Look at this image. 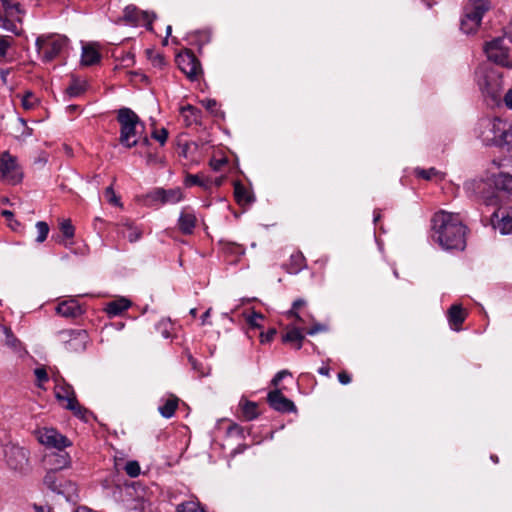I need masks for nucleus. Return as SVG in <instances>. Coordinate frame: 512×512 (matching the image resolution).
<instances>
[{"label": "nucleus", "mask_w": 512, "mask_h": 512, "mask_svg": "<svg viewBox=\"0 0 512 512\" xmlns=\"http://www.w3.org/2000/svg\"><path fill=\"white\" fill-rule=\"evenodd\" d=\"M85 91V83L79 80H73L72 83L66 88V93L71 97H76Z\"/></svg>", "instance_id": "72a5a7b5"}, {"label": "nucleus", "mask_w": 512, "mask_h": 512, "mask_svg": "<svg viewBox=\"0 0 512 512\" xmlns=\"http://www.w3.org/2000/svg\"><path fill=\"white\" fill-rule=\"evenodd\" d=\"M485 53L489 60L506 68H512V59L509 57L505 45V38H495L485 45Z\"/></svg>", "instance_id": "6e6552de"}, {"label": "nucleus", "mask_w": 512, "mask_h": 512, "mask_svg": "<svg viewBox=\"0 0 512 512\" xmlns=\"http://www.w3.org/2000/svg\"><path fill=\"white\" fill-rule=\"evenodd\" d=\"M181 114L185 117L186 121H188V124H192L193 122H198L201 111L192 105H187L181 108Z\"/></svg>", "instance_id": "7c9ffc66"}, {"label": "nucleus", "mask_w": 512, "mask_h": 512, "mask_svg": "<svg viewBox=\"0 0 512 512\" xmlns=\"http://www.w3.org/2000/svg\"><path fill=\"white\" fill-rule=\"evenodd\" d=\"M327 330V327L324 325V324H315L314 326H312L310 329L307 330V334L308 335H315L316 333H319V332H324Z\"/></svg>", "instance_id": "4d7b16f0"}, {"label": "nucleus", "mask_w": 512, "mask_h": 512, "mask_svg": "<svg viewBox=\"0 0 512 512\" xmlns=\"http://www.w3.org/2000/svg\"><path fill=\"white\" fill-rule=\"evenodd\" d=\"M55 396L65 408L71 405L72 401H77L73 387L65 382L55 386Z\"/></svg>", "instance_id": "aec40b11"}, {"label": "nucleus", "mask_w": 512, "mask_h": 512, "mask_svg": "<svg viewBox=\"0 0 512 512\" xmlns=\"http://www.w3.org/2000/svg\"><path fill=\"white\" fill-rule=\"evenodd\" d=\"M287 315L288 317H293L296 319L297 322H303V319L302 317L299 315L298 313V309L296 308H291L288 312H287Z\"/></svg>", "instance_id": "0e129e2a"}, {"label": "nucleus", "mask_w": 512, "mask_h": 512, "mask_svg": "<svg viewBox=\"0 0 512 512\" xmlns=\"http://www.w3.org/2000/svg\"><path fill=\"white\" fill-rule=\"evenodd\" d=\"M18 122L23 128V132H22L21 136L22 137L30 136L32 134V129L27 126L26 121L22 118H19Z\"/></svg>", "instance_id": "13d9d810"}, {"label": "nucleus", "mask_w": 512, "mask_h": 512, "mask_svg": "<svg viewBox=\"0 0 512 512\" xmlns=\"http://www.w3.org/2000/svg\"><path fill=\"white\" fill-rule=\"evenodd\" d=\"M242 413H243V417L246 420L251 421V420L257 418V416L259 414L258 413V405L255 402L246 401L242 405Z\"/></svg>", "instance_id": "2f4dec72"}, {"label": "nucleus", "mask_w": 512, "mask_h": 512, "mask_svg": "<svg viewBox=\"0 0 512 512\" xmlns=\"http://www.w3.org/2000/svg\"><path fill=\"white\" fill-rule=\"evenodd\" d=\"M45 461L51 466V471L57 472L71 463L69 454L64 449H59L45 456Z\"/></svg>", "instance_id": "f3484780"}, {"label": "nucleus", "mask_w": 512, "mask_h": 512, "mask_svg": "<svg viewBox=\"0 0 512 512\" xmlns=\"http://www.w3.org/2000/svg\"><path fill=\"white\" fill-rule=\"evenodd\" d=\"M117 121L120 125L119 142L126 148H132L138 144V128L144 129V123L130 108L123 107L117 111Z\"/></svg>", "instance_id": "7ed1b4c3"}, {"label": "nucleus", "mask_w": 512, "mask_h": 512, "mask_svg": "<svg viewBox=\"0 0 512 512\" xmlns=\"http://www.w3.org/2000/svg\"><path fill=\"white\" fill-rule=\"evenodd\" d=\"M465 188L479 195L489 204L508 201L512 197V175L499 173L488 181L482 179L468 181L465 183Z\"/></svg>", "instance_id": "f03ea898"}, {"label": "nucleus", "mask_w": 512, "mask_h": 512, "mask_svg": "<svg viewBox=\"0 0 512 512\" xmlns=\"http://www.w3.org/2000/svg\"><path fill=\"white\" fill-rule=\"evenodd\" d=\"M44 484L51 491L64 496L67 500H71L76 491L75 484L71 481L65 480L59 476L55 471H49L44 477Z\"/></svg>", "instance_id": "9d476101"}, {"label": "nucleus", "mask_w": 512, "mask_h": 512, "mask_svg": "<svg viewBox=\"0 0 512 512\" xmlns=\"http://www.w3.org/2000/svg\"><path fill=\"white\" fill-rule=\"evenodd\" d=\"M305 337L299 328L293 327L289 329L285 334L282 335V341L284 343H291L295 345V348L299 350L302 347V343Z\"/></svg>", "instance_id": "b1692460"}, {"label": "nucleus", "mask_w": 512, "mask_h": 512, "mask_svg": "<svg viewBox=\"0 0 512 512\" xmlns=\"http://www.w3.org/2000/svg\"><path fill=\"white\" fill-rule=\"evenodd\" d=\"M263 319V316L259 313H256L254 312L248 319V323L252 326V327H259L260 324H259V320H262Z\"/></svg>", "instance_id": "6e6d98bb"}, {"label": "nucleus", "mask_w": 512, "mask_h": 512, "mask_svg": "<svg viewBox=\"0 0 512 512\" xmlns=\"http://www.w3.org/2000/svg\"><path fill=\"white\" fill-rule=\"evenodd\" d=\"M176 62L179 69L190 79H197L201 72V65L199 60L191 51L180 53L176 57Z\"/></svg>", "instance_id": "9b49d317"}, {"label": "nucleus", "mask_w": 512, "mask_h": 512, "mask_svg": "<svg viewBox=\"0 0 512 512\" xmlns=\"http://www.w3.org/2000/svg\"><path fill=\"white\" fill-rule=\"evenodd\" d=\"M66 409L72 411L75 416L83 420H86V415L89 413L88 409L81 406L78 400L72 401L71 405H69Z\"/></svg>", "instance_id": "4c0bfd02"}, {"label": "nucleus", "mask_w": 512, "mask_h": 512, "mask_svg": "<svg viewBox=\"0 0 512 512\" xmlns=\"http://www.w3.org/2000/svg\"><path fill=\"white\" fill-rule=\"evenodd\" d=\"M491 223L501 234H512V207H500L494 211Z\"/></svg>", "instance_id": "2eb2a0df"}, {"label": "nucleus", "mask_w": 512, "mask_h": 512, "mask_svg": "<svg viewBox=\"0 0 512 512\" xmlns=\"http://www.w3.org/2000/svg\"><path fill=\"white\" fill-rule=\"evenodd\" d=\"M0 171L3 179L10 184H16L22 178L16 158L11 156L8 152L2 154Z\"/></svg>", "instance_id": "4468645a"}, {"label": "nucleus", "mask_w": 512, "mask_h": 512, "mask_svg": "<svg viewBox=\"0 0 512 512\" xmlns=\"http://www.w3.org/2000/svg\"><path fill=\"white\" fill-rule=\"evenodd\" d=\"M60 230L63 233L64 237L66 238H73L74 237V226L71 223L70 219H66L61 222L60 224Z\"/></svg>", "instance_id": "79ce46f5"}, {"label": "nucleus", "mask_w": 512, "mask_h": 512, "mask_svg": "<svg viewBox=\"0 0 512 512\" xmlns=\"http://www.w3.org/2000/svg\"><path fill=\"white\" fill-rule=\"evenodd\" d=\"M156 18L154 13L142 11L134 5H129L124 9L123 19L132 25H143L148 30H152V21Z\"/></svg>", "instance_id": "ddd939ff"}, {"label": "nucleus", "mask_w": 512, "mask_h": 512, "mask_svg": "<svg viewBox=\"0 0 512 512\" xmlns=\"http://www.w3.org/2000/svg\"><path fill=\"white\" fill-rule=\"evenodd\" d=\"M4 333L6 335V344L10 347L16 348L18 340L13 335L10 328L4 327Z\"/></svg>", "instance_id": "09e8293b"}, {"label": "nucleus", "mask_w": 512, "mask_h": 512, "mask_svg": "<svg viewBox=\"0 0 512 512\" xmlns=\"http://www.w3.org/2000/svg\"><path fill=\"white\" fill-rule=\"evenodd\" d=\"M101 59V55L97 49L91 45H85L82 48L81 63L84 66H91L98 63Z\"/></svg>", "instance_id": "5701e85b"}, {"label": "nucleus", "mask_w": 512, "mask_h": 512, "mask_svg": "<svg viewBox=\"0 0 512 512\" xmlns=\"http://www.w3.org/2000/svg\"><path fill=\"white\" fill-rule=\"evenodd\" d=\"M186 186L198 185L204 188H208L210 182L208 180L202 179L199 175L187 174L185 178Z\"/></svg>", "instance_id": "e433bc0d"}, {"label": "nucleus", "mask_w": 512, "mask_h": 512, "mask_svg": "<svg viewBox=\"0 0 512 512\" xmlns=\"http://www.w3.org/2000/svg\"><path fill=\"white\" fill-rule=\"evenodd\" d=\"M36 98L31 92H27L22 99V106L26 110H30L34 107Z\"/></svg>", "instance_id": "a18cd8bd"}, {"label": "nucleus", "mask_w": 512, "mask_h": 512, "mask_svg": "<svg viewBox=\"0 0 512 512\" xmlns=\"http://www.w3.org/2000/svg\"><path fill=\"white\" fill-rule=\"evenodd\" d=\"M196 222V216L193 213L184 210L179 216L178 226L183 234H192L196 226Z\"/></svg>", "instance_id": "4be33fe9"}, {"label": "nucleus", "mask_w": 512, "mask_h": 512, "mask_svg": "<svg viewBox=\"0 0 512 512\" xmlns=\"http://www.w3.org/2000/svg\"><path fill=\"white\" fill-rule=\"evenodd\" d=\"M267 402L270 407L281 413L296 412L297 408L293 401L286 398L281 389L276 388L267 395Z\"/></svg>", "instance_id": "dca6fc26"}, {"label": "nucleus", "mask_w": 512, "mask_h": 512, "mask_svg": "<svg viewBox=\"0 0 512 512\" xmlns=\"http://www.w3.org/2000/svg\"><path fill=\"white\" fill-rule=\"evenodd\" d=\"M318 373L328 377L330 375V368L328 366H322L318 369Z\"/></svg>", "instance_id": "774afa93"}, {"label": "nucleus", "mask_w": 512, "mask_h": 512, "mask_svg": "<svg viewBox=\"0 0 512 512\" xmlns=\"http://www.w3.org/2000/svg\"><path fill=\"white\" fill-rule=\"evenodd\" d=\"M164 188H155L146 195L147 204L152 205L155 203L163 204Z\"/></svg>", "instance_id": "f704fd0d"}, {"label": "nucleus", "mask_w": 512, "mask_h": 512, "mask_svg": "<svg viewBox=\"0 0 512 512\" xmlns=\"http://www.w3.org/2000/svg\"><path fill=\"white\" fill-rule=\"evenodd\" d=\"M126 227H127V230H128V234L126 235V237L128 238V240L130 242H136V241H138L141 238V236H142V231L141 230H139L136 227H133L130 224H127Z\"/></svg>", "instance_id": "c03bdc74"}, {"label": "nucleus", "mask_w": 512, "mask_h": 512, "mask_svg": "<svg viewBox=\"0 0 512 512\" xmlns=\"http://www.w3.org/2000/svg\"><path fill=\"white\" fill-rule=\"evenodd\" d=\"M36 229L38 232V236L36 238V242L42 243L46 240L49 233V225L44 221H38L36 223Z\"/></svg>", "instance_id": "58836bf2"}, {"label": "nucleus", "mask_w": 512, "mask_h": 512, "mask_svg": "<svg viewBox=\"0 0 512 512\" xmlns=\"http://www.w3.org/2000/svg\"><path fill=\"white\" fill-rule=\"evenodd\" d=\"M466 227L458 215L440 211L432 218V238L445 250L462 251L466 247Z\"/></svg>", "instance_id": "f257e3e1"}, {"label": "nucleus", "mask_w": 512, "mask_h": 512, "mask_svg": "<svg viewBox=\"0 0 512 512\" xmlns=\"http://www.w3.org/2000/svg\"><path fill=\"white\" fill-rule=\"evenodd\" d=\"M4 458L7 466L16 472L26 473L29 470L28 451L14 443L4 446Z\"/></svg>", "instance_id": "423d86ee"}, {"label": "nucleus", "mask_w": 512, "mask_h": 512, "mask_svg": "<svg viewBox=\"0 0 512 512\" xmlns=\"http://www.w3.org/2000/svg\"><path fill=\"white\" fill-rule=\"evenodd\" d=\"M0 2L5 12V16L0 13V27L14 33L15 35H20L21 30L18 29L16 24L9 19V17L16 18L18 22H21L20 14L22 11L20 9L19 2L16 0H0Z\"/></svg>", "instance_id": "1a4fd4ad"}, {"label": "nucleus", "mask_w": 512, "mask_h": 512, "mask_svg": "<svg viewBox=\"0 0 512 512\" xmlns=\"http://www.w3.org/2000/svg\"><path fill=\"white\" fill-rule=\"evenodd\" d=\"M220 245L224 253L231 256H235L237 258L244 255L245 253V248L242 245L237 244L235 242L220 241Z\"/></svg>", "instance_id": "bb28decb"}, {"label": "nucleus", "mask_w": 512, "mask_h": 512, "mask_svg": "<svg viewBox=\"0 0 512 512\" xmlns=\"http://www.w3.org/2000/svg\"><path fill=\"white\" fill-rule=\"evenodd\" d=\"M148 58L154 67L162 68L165 65V59L162 54L147 50Z\"/></svg>", "instance_id": "ea45409f"}, {"label": "nucleus", "mask_w": 512, "mask_h": 512, "mask_svg": "<svg viewBox=\"0 0 512 512\" xmlns=\"http://www.w3.org/2000/svg\"><path fill=\"white\" fill-rule=\"evenodd\" d=\"M56 312L65 318H77L82 315L83 310L74 299L62 301L56 307Z\"/></svg>", "instance_id": "6ab92c4d"}, {"label": "nucleus", "mask_w": 512, "mask_h": 512, "mask_svg": "<svg viewBox=\"0 0 512 512\" xmlns=\"http://www.w3.org/2000/svg\"><path fill=\"white\" fill-rule=\"evenodd\" d=\"M234 196L237 203L240 205L250 204L253 201V197L250 192L240 182L234 183Z\"/></svg>", "instance_id": "393cba45"}, {"label": "nucleus", "mask_w": 512, "mask_h": 512, "mask_svg": "<svg viewBox=\"0 0 512 512\" xmlns=\"http://www.w3.org/2000/svg\"><path fill=\"white\" fill-rule=\"evenodd\" d=\"M491 8L489 0H470L465 6L464 12L481 22L483 15Z\"/></svg>", "instance_id": "a211bd4d"}, {"label": "nucleus", "mask_w": 512, "mask_h": 512, "mask_svg": "<svg viewBox=\"0 0 512 512\" xmlns=\"http://www.w3.org/2000/svg\"><path fill=\"white\" fill-rule=\"evenodd\" d=\"M178 406V399H168L164 405L159 407L160 414L165 418H170L174 415Z\"/></svg>", "instance_id": "473e14b6"}, {"label": "nucleus", "mask_w": 512, "mask_h": 512, "mask_svg": "<svg viewBox=\"0 0 512 512\" xmlns=\"http://www.w3.org/2000/svg\"><path fill=\"white\" fill-rule=\"evenodd\" d=\"M183 199V193L180 188L164 189L163 204H175Z\"/></svg>", "instance_id": "c756f323"}, {"label": "nucleus", "mask_w": 512, "mask_h": 512, "mask_svg": "<svg viewBox=\"0 0 512 512\" xmlns=\"http://www.w3.org/2000/svg\"><path fill=\"white\" fill-rule=\"evenodd\" d=\"M480 23V21L474 19L473 17L469 16L464 12V15L461 19L460 28L464 33L470 34L478 29Z\"/></svg>", "instance_id": "cd10ccee"}, {"label": "nucleus", "mask_w": 512, "mask_h": 512, "mask_svg": "<svg viewBox=\"0 0 512 512\" xmlns=\"http://www.w3.org/2000/svg\"><path fill=\"white\" fill-rule=\"evenodd\" d=\"M12 38L0 36V57H5L7 49L11 46Z\"/></svg>", "instance_id": "49530a36"}, {"label": "nucleus", "mask_w": 512, "mask_h": 512, "mask_svg": "<svg viewBox=\"0 0 512 512\" xmlns=\"http://www.w3.org/2000/svg\"><path fill=\"white\" fill-rule=\"evenodd\" d=\"M152 137L159 141L161 145H164L168 138V131L165 128H162L159 131L155 130L152 132Z\"/></svg>", "instance_id": "de8ad7c7"}, {"label": "nucleus", "mask_w": 512, "mask_h": 512, "mask_svg": "<svg viewBox=\"0 0 512 512\" xmlns=\"http://www.w3.org/2000/svg\"><path fill=\"white\" fill-rule=\"evenodd\" d=\"M503 101L507 108L512 109V88L506 92Z\"/></svg>", "instance_id": "e2e57ef3"}, {"label": "nucleus", "mask_w": 512, "mask_h": 512, "mask_svg": "<svg viewBox=\"0 0 512 512\" xmlns=\"http://www.w3.org/2000/svg\"><path fill=\"white\" fill-rule=\"evenodd\" d=\"M177 512H206L199 504L194 501H187L177 506Z\"/></svg>", "instance_id": "c9c22d12"}, {"label": "nucleus", "mask_w": 512, "mask_h": 512, "mask_svg": "<svg viewBox=\"0 0 512 512\" xmlns=\"http://www.w3.org/2000/svg\"><path fill=\"white\" fill-rule=\"evenodd\" d=\"M306 305V301L304 299H297L293 302V308L300 309L301 307Z\"/></svg>", "instance_id": "69168bd1"}, {"label": "nucleus", "mask_w": 512, "mask_h": 512, "mask_svg": "<svg viewBox=\"0 0 512 512\" xmlns=\"http://www.w3.org/2000/svg\"><path fill=\"white\" fill-rule=\"evenodd\" d=\"M125 472L130 477H137L140 474V465L137 461H129L125 465Z\"/></svg>", "instance_id": "37998d69"}, {"label": "nucleus", "mask_w": 512, "mask_h": 512, "mask_svg": "<svg viewBox=\"0 0 512 512\" xmlns=\"http://www.w3.org/2000/svg\"><path fill=\"white\" fill-rule=\"evenodd\" d=\"M58 338L65 345L67 351L75 353L85 351L89 341L88 333L83 329L59 331Z\"/></svg>", "instance_id": "0eeeda50"}, {"label": "nucleus", "mask_w": 512, "mask_h": 512, "mask_svg": "<svg viewBox=\"0 0 512 512\" xmlns=\"http://www.w3.org/2000/svg\"><path fill=\"white\" fill-rule=\"evenodd\" d=\"M466 318V312L461 305L454 304L448 310V320L451 327L458 331Z\"/></svg>", "instance_id": "412c9836"}, {"label": "nucleus", "mask_w": 512, "mask_h": 512, "mask_svg": "<svg viewBox=\"0 0 512 512\" xmlns=\"http://www.w3.org/2000/svg\"><path fill=\"white\" fill-rule=\"evenodd\" d=\"M505 37L512 42V19L505 31Z\"/></svg>", "instance_id": "338daca9"}, {"label": "nucleus", "mask_w": 512, "mask_h": 512, "mask_svg": "<svg viewBox=\"0 0 512 512\" xmlns=\"http://www.w3.org/2000/svg\"><path fill=\"white\" fill-rule=\"evenodd\" d=\"M38 440L41 444L56 450L65 449L71 446V441L53 428H44L38 433Z\"/></svg>", "instance_id": "f8f14e48"}, {"label": "nucleus", "mask_w": 512, "mask_h": 512, "mask_svg": "<svg viewBox=\"0 0 512 512\" xmlns=\"http://www.w3.org/2000/svg\"><path fill=\"white\" fill-rule=\"evenodd\" d=\"M121 62L124 66H130L134 63V55L130 52L126 53L122 59Z\"/></svg>", "instance_id": "052dcab7"}, {"label": "nucleus", "mask_w": 512, "mask_h": 512, "mask_svg": "<svg viewBox=\"0 0 512 512\" xmlns=\"http://www.w3.org/2000/svg\"><path fill=\"white\" fill-rule=\"evenodd\" d=\"M226 163V159H212L210 161V166L214 171H219Z\"/></svg>", "instance_id": "5fc2aeb1"}, {"label": "nucleus", "mask_w": 512, "mask_h": 512, "mask_svg": "<svg viewBox=\"0 0 512 512\" xmlns=\"http://www.w3.org/2000/svg\"><path fill=\"white\" fill-rule=\"evenodd\" d=\"M275 335L276 329L272 328L265 335L261 334V342H269L274 338Z\"/></svg>", "instance_id": "680f3d73"}, {"label": "nucleus", "mask_w": 512, "mask_h": 512, "mask_svg": "<svg viewBox=\"0 0 512 512\" xmlns=\"http://www.w3.org/2000/svg\"><path fill=\"white\" fill-rule=\"evenodd\" d=\"M338 380L341 384L347 385L351 382V377L347 372L342 371L338 374Z\"/></svg>", "instance_id": "bf43d9fd"}, {"label": "nucleus", "mask_w": 512, "mask_h": 512, "mask_svg": "<svg viewBox=\"0 0 512 512\" xmlns=\"http://www.w3.org/2000/svg\"><path fill=\"white\" fill-rule=\"evenodd\" d=\"M305 266H306L305 257L303 256L302 253L298 252V253L292 254L290 257V264H289L288 272L291 274H296V273L300 272Z\"/></svg>", "instance_id": "c85d7f7f"}, {"label": "nucleus", "mask_w": 512, "mask_h": 512, "mask_svg": "<svg viewBox=\"0 0 512 512\" xmlns=\"http://www.w3.org/2000/svg\"><path fill=\"white\" fill-rule=\"evenodd\" d=\"M68 44V38L61 35L39 36L36 47L42 60L50 62L58 57Z\"/></svg>", "instance_id": "39448f33"}, {"label": "nucleus", "mask_w": 512, "mask_h": 512, "mask_svg": "<svg viewBox=\"0 0 512 512\" xmlns=\"http://www.w3.org/2000/svg\"><path fill=\"white\" fill-rule=\"evenodd\" d=\"M287 375H290V372L287 370H282L278 372L271 381V385L276 389L280 383V381Z\"/></svg>", "instance_id": "864d4df0"}, {"label": "nucleus", "mask_w": 512, "mask_h": 512, "mask_svg": "<svg viewBox=\"0 0 512 512\" xmlns=\"http://www.w3.org/2000/svg\"><path fill=\"white\" fill-rule=\"evenodd\" d=\"M201 103L204 107L212 114H217V102L214 99H205L202 100Z\"/></svg>", "instance_id": "3c124183"}, {"label": "nucleus", "mask_w": 512, "mask_h": 512, "mask_svg": "<svg viewBox=\"0 0 512 512\" xmlns=\"http://www.w3.org/2000/svg\"><path fill=\"white\" fill-rule=\"evenodd\" d=\"M34 373H35V376H36L37 381H38L37 385L39 387L41 386L42 382H47L48 379H49L47 371L45 370V368H36Z\"/></svg>", "instance_id": "8fccbe9b"}, {"label": "nucleus", "mask_w": 512, "mask_h": 512, "mask_svg": "<svg viewBox=\"0 0 512 512\" xmlns=\"http://www.w3.org/2000/svg\"><path fill=\"white\" fill-rule=\"evenodd\" d=\"M415 174H416V176H418L420 178H423L425 180H430L433 177L439 175L440 173L435 168H429V169L417 168L415 170Z\"/></svg>", "instance_id": "a19ab883"}, {"label": "nucleus", "mask_w": 512, "mask_h": 512, "mask_svg": "<svg viewBox=\"0 0 512 512\" xmlns=\"http://www.w3.org/2000/svg\"><path fill=\"white\" fill-rule=\"evenodd\" d=\"M105 195L107 196L108 201L110 203H112L114 205H118L119 204V198L115 195V192H114L112 186H109V187L106 188Z\"/></svg>", "instance_id": "603ef678"}, {"label": "nucleus", "mask_w": 512, "mask_h": 512, "mask_svg": "<svg viewBox=\"0 0 512 512\" xmlns=\"http://www.w3.org/2000/svg\"><path fill=\"white\" fill-rule=\"evenodd\" d=\"M483 134L487 143L512 150V123L494 118L488 121L487 130Z\"/></svg>", "instance_id": "20e7f679"}, {"label": "nucleus", "mask_w": 512, "mask_h": 512, "mask_svg": "<svg viewBox=\"0 0 512 512\" xmlns=\"http://www.w3.org/2000/svg\"><path fill=\"white\" fill-rule=\"evenodd\" d=\"M130 302L125 298L113 300L107 304L106 311L109 315L116 316L128 309Z\"/></svg>", "instance_id": "a878e982"}]
</instances>
